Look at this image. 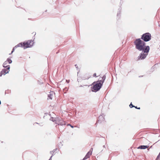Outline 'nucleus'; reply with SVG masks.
Here are the masks:
<instances>
[{"instance_id": "obj_1", "label": "nucleus", "mask_w": 160, "mask_h": 160, "mask_svg": "<svg viewBox=\"0 0 160 160\" xmlns=\"http://www.w3.org/2000/svg\"><path fill=\"white\" fill-rule=\"evenodd\" d=\"M134 43L136 45V48L139 51H142L138 56V59H143L146 58L148 54L150 49L149 47L148 46H145V43L141 40L140 38H138L134 42Z\"/></svg>"}, {"instance_id": "obj_2", "label": "nucleus", "mask_w": 160, "mask_h": 160, "mask_svg": "<svg viewBox=\"0 0 160 160\" xmlns=\"http://www.w3.org/2000/svg\"><path fill=\"white\" fill-rule=\"evenodd\" d=\"M93 86L92 87V92H96L99 91L101 88L102 84V83H101L100 82L97 81L96 82H94L92 83Z\"/></svg>"}, {"instance_id": "obj_3", "label": "nucleus", "mask_w": 160, "mask_h": 160, "mask_svg": "<svg viewBox=\"0 0 160 160\" xmlns=\"http://www.w3.org/2000/svg\"><path fill=\"white\" fill-rule=\"evenodd\" d=\"M141 39L143 40V42L149 41L151 39V34L149 32L144 33L142 36Z\"/></svg>"}, {"instance_id": "obj_4", "label": "nucleus", "mask_w": 160, "mask_h": 160, "mask_svg": "<svg viewBox=\"0 0 160 160\" xmlns=\"http://www.w3.org/2000/svg\"><path fill=\"white\" fill-rule=\"evenodd\" d=\"M23 48L24 49L31 47L33 45V41L29 40L27 42H24L22 43Z\"/></svg>"}, {"instance_id": "obj_5", "label": "nucleus", "mask_w": 160, "mask_h": 160, "mask_svg": "<svg viewBox=\"0 0 160 160\" xmlns=\"http://www.w3.org/2000/svg\"><path fill=\"white\" fill-rule=\"evenodd\" d=\"M56 124H58V125H65L66 123L65 122L62 120V118H58L57 119L56 122H55Z\"/></svg>"}, {"instance_id": "obj_6", "label": "nucleus", "mask_w": 160, "mask_h": 160, "mask_svg": "<svg viewBox=\"0 0 160 160\" xmlns=\"http://www.w3.org/2000/svg\"><path fill=\"white\" fill-rule=\"evenodd\" d=\"M10 67L9 66L6 69H3L0 72V77H1L2 75H5L6 73H8L9 71Z\"/></svg>"}, {"instance_id": "obj_7", "label": "nucleus", "mask_w": 160, "mask_h": 160, "mask_svg": "<svg viewBox=\"0 0 160 160\" xmlns=\"http://www.w3.org/2000/svg\"><path fill=\"white\" fill-rule=\"evenodd\" d=\"M104 115L102 114L99 116L97 120V123H101L102 121H104Z\"/></svg>"}, {"instance_id": "obj_8", "label": "nucleus", "mask_w": 160, "mask_h": 160, "mask_svg": "<svg viewBox=\"0 0 160 160\" xmlns=\"http://www.w3.org/2000/svg\"><path fill=\"white\" fill-rule=\"evenodd\" d=\"M92 154V151L91 150H90L89 152H88L87 153L86 155L85 156V157L84 158L83 160H85L87 158H89Z\"/></svg>"}, {"instance_id": "obj_9", "label": "nucleus", "mask_w": 160, "mask_h": 160, "mask_svg": "<svg viewBox=\"0 0 160 160\" xmlns=\"http://www.w3.org/2000/svg\"><path fill=\"white\" fill-rule=\"evenodd\" d=\"M149 147L147 145H141L139 146L138 148V149H144L148 148Z\"/></svg>"}, {"instance_id": "obj_10", "label": "nucleus", "mask_w": 160, "mask_h": 160, "mask_svg": "<svg viewBox=\"0 0 160 160\" xmlns=\"http://www.w3.org/2000/svg\"><path fill=\"white\" fill-rule=\"evenodd\" d=\"M106 77L105 75H104L101 78H102L101 80H98V82H100L101 83H102V84H103V83L104 82L106 79Z\"/></svg>"}, {"instance_id": "obj_11", "label": "nucleus", "mask_w": 160, "mask_h": 160, "mask_svg": "<svg viewBox=\"0 0 160 160\" xmlns=\"http://www.w3.org/2000/svg\"><path fill=\"white\" fill-rule=\"evenodd\" d=\"M8 62L6 60L5 61L3 64V67L4 68H8V66L10 68V66L9 65H8Z\"/></svg>"}, {"instance_id": "obj_12", "label": "nucleus", "mask_w": 160, "mask_h": 160, "mask_svg": "<svg viewBox=\"0 0 160 160\" xmlns=\"http://www.w3.org/2000/svg\"><path fill=\"white\" fill-rule=\"evenodd\" d=\"M121 10V8H119L118 9V11L117 14V18H118V19H119L120 18V14Z\"/></svg>"}, {"instance_id": "obj_13", "label": "nucleus", "mask_w": 160, "mask_h": 160, "mask_svg": "<svg viewBox=\"0 0 160 160\" xmlns=\"http://www.w3.org/2000/svg\"><path fill=\"white\" fill-rule=\"evenodd\" d=\"M15 48H17L18 47H21L23 48V45H22V43L21 42L20 43L18 44H17V45L15 46Z\"/></svg>"}, {"instance_id": "obj_14", "label": "nucleus", "mask_w": 160, "mask_h": 160, "mask_svg": "<svg viewBox=\"0 0 160 160\" xmlns=\"http://www.w3.org/2000/svg\"><path fill=\"white\" fill-rule=\"evenodd\" d=\"M52 93H50L48 95V97L50 99H52V96H53L52 94L53 92H52Z\"/></svg>"}, {"instance_id": "obj_15", "label": "nucleus", "mask_w": 160, "mask_h": 160, "mask_svg": "<svg viewBox=\"0 0 160 160\" xmlns=\"http://www.w3.org/2000/svg\"><path fill=\"white\" fill-rule=\"evenodd\" d=\"M57 149L56 148V149H54L53 151H50V153L52 154V156L54 155V153L57 150Z\"/></svg>"}, {"instance_id": "obj_16", "label": "nucleus", "mask_w": 160, "mask_h": 160, "mask_svg": "<svg viewBox=\"0 0 160 160\" xmlns=\"http://www.w3.org/2000/svg\"><path fill=\"white\" fill-rule=\"evenodd\" d=\"M50 120L52 121L53 122H56V121L57 120V119L56 120V119L55 118H54L53 117H51L50 119Z\"/></svg>"}, {"instance_id": "obj_17", "label": "nucleus", "mask_w": 160, "mask_h": 160, "mask_svg": "<svg viewBox=\"0 0 160 160\" xmlns=\"http://www.w3.org/2000/svg\"><path fill=\"white\" fill-rule=\"evenodd\" d=\"M7 61L8 62V63L9 64H11L12 63V61L11 59H10L9 58H8L7 60Z\"/></svg>"}, {"instance_id": "obj_18", "label": "nucleus", "mask_w": 160, "mask_h": 160, "mask_svg": "<svg viewBox=\"0 0 160 160\" xmlns=\"http://www.w3.org/2000/svg\"><path fill=\"white\" fill-rule=\"evenodd\" d=\"M68 88H65L63 89V90L64 92H65V93H66V92L68 91Z\"/></svg>"}, {"instance_id": "obj_19", "label": "nucleus", "mask_w": 160, "mask_h": 160, "mask_svg": "<svg viewBox=\"0 0 160 160\" xmlns=\"http://www.w3.org/2000/svg\"><path fill=\"white\" fill-rule=\"evenodd\" d=\"M134 106L132 104V102L129 105V107L131 108H132L133 107H134Z\"/></svg>"}, {"instance_id": "obj_20", "label": "nucleus", "mask_w": 160, "mask_h": 160, "mask_svg": "<svg viewBox=\"0 0 160 160\" xmlns=\"http://www.w3.org/2000/svg\"><path fill=\"white\" fill-rule=\"evenodd\" d=\"M15 49H16V48H15V47H14L12 49V50L11 53L9 54L10 55L12 54L14 52Z\"/></svg>"}, {"instance_id": "obj_21", "label": "nucleus", "mask_w": 160, "mask_h": 160, "mask_svg": "<svg viewBox=\"0 0 160 160\" xmlns=\"http://www.w3.org/2000/svg\"><path fill=\"white\" fill-rule=\"evenodd\" d=\"M160 152H159V154L157 158V159H158L160 158Z\"/></svg>"}, {"instance_id": "obj_22", "label": "nucleus", "mask_w": 160, "mask_h": 160, "mask_svg": "<svg viewBox=\"0 0 160 160\" xmlns=\"http://www.w3.org/2000/svg\"><path fill=\"white\" fill-rule=\"evenodd\" d=\"M48 115V113H45L44 116L43 117V118H44V117H45V116H47V115ZM48 115L50 116V115Z\"/></svg>"}, {"instance_id": "obj_23", "label": "nucleus", "mask_w": 160, "mask_h": 160, "mask_svg": "<svg viewBox=\"0 0 160 160\" xmlns=\"http://www.w3.org/2000/svg\"><path fill=\"white\" fill-rule=\"evenodd\" d=\"M134 108H135L138 109H140V107L138 108L137 107V106H135Z\"/></svg>"}, {"instance_id": "obj_24", "label": "nucleus", "mask_w": 160, "mask_h": 160, "mask_svg": "<svg viewBox=\"0 0 160 160\" xmlns=\"http://www.w3.org/2000/svg\"><path fill=\"white\" fill-rule=\"evenodd\" d=\"M93 77H97V76H96V73H94L93 74Z\"/></svg>"}, {"instance_id": "obj_25", "label": "nucleus", "mask_w": 160, "mask_h": 160, "mask_svg": "<svg viewBox=\"0 0 160 160\" xmlns=\"http://www.w3.org/2000/svg\"><path fill=\"white\" fill-rule=\"evenodd\" d=\"M75 67H76V68L78 70V66L77 65V64H76V65H75Z\"/></svg>"}, {"instance_id": "obj_26", "label": "nucleus", "mask_w": 160, "mask_h": 160, "mask_svg": "<svg viewBox=\"0 0 160 160\" xmlns=\"http://www.w3.org/2000/svg\"><path fill=\"white\" fill-rule=\"evenodd\" d=\"M68 125L70 126L71 127H72V128H73V126H72V125H70V124H68Z\"/></svg>"}, {"instance_id": "obj_27", "label": "nucleus", "mask_w": 160, "mask_h": 160, "mask_svg": "<svg viewBox=\"0 0 160 160\" xmlns=\"http://www.w3.org/2000/svg\"><path fill=\"white\" fill-rule=\"evenodd\" d=\"M66 82L67 83H68L69 82V81H70V80H66Z\"/></svg>"}, {"instance_id": "obj_28", "label": "nucleus", "mask_w": 160, "mask_h": 160, "mask_svg": "<svg viewBox=\"0 0 160 160\" xmlns=\"http://www.w3.org/2000/svg\"><path fill=\"white\" fill-rule=\"evenodd\" d=\"M52 156L50 158V159H49V160H52Z\"/></svg>"}, {"instance_id": "obj_29", "label": "nucleus", "mask_w": 160, "mask_h": 160, "mask_svg": "<svg viewBox=\"0 0 160 160\" xmlns=\"http://www.w3.org/2000/svg\"><path fill=\"white\" fill-rule=\"evenodd\" d=\"M90 150H91L92 152L93 150V148H91Z\"/></svg>"}, {"instance_id": "obj_30", "label": "nucleus", "mask_w": 160, "mask_h": 160, "mask_svg": "<svg viewBox=\"0 0 160 160\" xmlns=\"http://www.w3.org/2000/svg\"><path fill=\"white\" fill-rule=\"evenodd\" d=\"M32 34H35V35L36 34V32H33L32 33Z\"/></svg>"}, {"instance_id": "obj_31", "label": "nucleus", "mask_w": 160, "mask_h": 160, "mask_svg": "<svg viewBox=\"0 0 160 160\" xmlns=\"http://www.w3.org/2000/svg\"><path fill=\"white\" fill-rule=\"evenodd\" d=\"M103 147L104 148H105V146L104 145H103Z\"/></svg>"}, {"instance_id": "obj_32", "label": "nucleus", "mask_w": 160, "mask_h": 160, "mask_svg": "<svg viewBox=\"0 0 160 160\" xmlns=\"http://www.w3.org/2000/svg\"><path fill=\"white\" fill-rule=\"evenodd\" d=\"M40 125L41 126H43L42 124Z\"/></svg>"}, {"instance_id": "obj_33", "label": "nucleus", "mask_w": 160, "mask_h": 160, "mask_svg": "<svg viewBox=\"0 0 160 160\" xmlns=\"http://www.w3.org/2000/svg\"><path fill=\"white\" fill-rule=\"evenodd\" d=\"M1 104V101L0 100V105Z\"/></svg>"}, {"instance_id": "obj_34", "label": "nucleus", "mask_w": 160, "mask_h": 160, "mask_svg": "<svg viewBox=\"0 0 160 160\" xmlns=\"http://www.w3.org/2000/svg\"><path fill=\"white\" fill-rule=\"evenodd\" d=\"M60 144H62V142H60Z\"/></svg>"}, {"instance_id": "obj_35", "label": "nucleus", "mask_w": 160, "mask_h": 160, "mask_svg": "<svg viewBox=\"0 0 160 160\" xmlns=\"http://www.w3.org/2000/svg\"><path fill=\"white\" fill-rule=\"evenodd\" d=\"M89 77H88L87 79L89 78Z\"/></svg>"}, {"instance_id": "obj_36", "label": "nucleus", "mask_w": 160, "mask_h": 160, "mask_svg": "<svg viewBox=\"0 0 160 160\" xmlns=\"http://www.w3.org/2000/svg\"><path fill=\"white\" fill-rule=\"evenodd\" d=\"M36 123L38 124H39L38 123Z\"/></svg>"}]
</instances>
